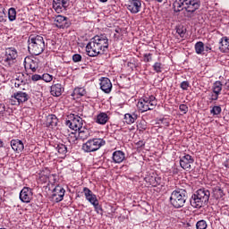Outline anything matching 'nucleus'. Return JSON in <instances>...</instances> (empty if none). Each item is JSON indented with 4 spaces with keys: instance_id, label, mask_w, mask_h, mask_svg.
Listing matches in <instances>:
<instances>
[{
    "instance_id": "1",
    "label": "nucleus",
    "mask_w": 229,
    "mask_h": 229,
    "mask_svg": "<svg viewBox=\"0 0 229 229\" xmlns=\"http://www.w3.org/2000/svg\"><path fill=\"white\" fill-rule=\"evenodd\" d=\"M201 0H175L173 4L174 11L178 13L185 10L187 13H194L199 10Z\"/></svg>"
},
{
    "instance_id": "2",
    "label": "nucleus",
    "mask_w": 229,
    "mask_h": 229,
    "mask_svg": "<svg viewBox=\"0 0 229 229\" xmlns=\"http://www.w3.org/2000/svg\"><path fill=\"white\" fill-rule=\"evenodd\" d=\"M208 199H210V191L201 188L193 193L190 204L193 208H201L208 203Z\"/></svg>"
},
{
    "instance_id": "3",
    "label": "nucleus",
    "mask_w": 229,
    "mask_h": 229,
    "mask_svg": "<svg viewBox=\"0 0 229 229\" xmlns=\"http://www.w3.org/2000/svg\"><path fill=\"white\" fill-rule=\"evenodd\" d=\"M28 44L29 51L32 55H35V56L42 55V53H44V49H46L44 37L40 35H30L28 39Z\"/></svg>"
},
{
    "instance_id": "4",
    "label": "nucleus",
    "mask_w": 229,
    "mask_h": 229,
    "mask_svg": "<svg viewBox=\"0 0 229 229\" xmlns=\"http://www.w3.org/2000/svg\"><path fill=\"white\" fill-rule=\"evenodd\" d=\"M187 198V191L185 189H176L171 193L170 204L174 206V208H182L185 206Z\"/></svg>"
},
{
    "instance_id": "5",
    "label": "nucleus",
    "mask_w": 229,
    "mask_h": 229,
    "mask_svg": "<svg viewBox=\"0 0 229 229\" xmlns=\"http://www.w3.org/2000/svg\"><path fill=\"white\" fill-rule=\"evenodd\" d=\"M157 105V98L155 96H148L141 98L138 102V109L144 114V112H148V110H155Z\"/></svg>"
},
{
    "instance_id": "6",
    "label": "nucleus",
    "mask_w": 229,
    "mask_h": 229,
    "mask_svg": "<svg viewBox=\"0 0 229 229\" xmlns=\"http://www.w3.org/2000/svg\"><path fill=\"white\" fill-rule=\"evenodd\" d=\"M105 144H106L105 140L94 138L89 140L87 143H83L82 149L85 153H94V151H98V149H100Z\"/></svg>"
},
{
    "instance_id": "7",
    "label": "nucleus",
    "mask_w": 229,
    "mask_h": 229,
    "mask_svg": "<svg viewBox=\"0 0 229 229\" xmlns=\"http://www.w3.org/2000/svg\"><path fill=\"white\" fill-rule=\"evenodd\" d=\"M81 116H83V114H70L65 123L66 126H69L74 131H78L83 126V118Z\"/></svg>"
},
{
    "instance_id": "8",
    "label": "nucleus",
    "mask_w": 229,
    "mask_h": 229,
    "mask_svg": "<svg viewBox=\"0 0 229 229\" xmlns=\"http://www.w3.org/2000/svg\"><path fill=\"white\" fill-rule=\"evenodd\" d=\"M19 54L15 47H8L5 49V55L3 59V64L4 67H12L14 64H17V57Z\"/></svg>"
},
{
    "instance_id": "9",
    "label": "nucleus",
    "mask_w": 229,
    "mask_h": 229,
    "mask_svg": "<svg viewBox=\"0 0 229 229\" xmlns=\"http://www.w3.org/2000/svg\"><path fill=\"white\" fill-rule=\"evenodd\" d=\"M86 53L88 56H90L92 58L96 56H99V55H103V52H101L99 47H98L93 38L89 40V42L86 46Z\"/></svg>"
},
{
    "instance_id": "10",
    "label": "nucleus",
    "mask_w": 229,
    "mask_h": 229,
    "mask_svg": "<svg viewBox=\"0 0 229 229\" xmlns=\"http://www.w3.org/2000/svg\"><path fill=\"white\" fill-rule=\"evenodd\" d=\"M95 43H97V46L98 48H100V51L103 55L108 49V46L110 44L108 43V37H106V34H101L97 35L94 38H92Z\"/></svg>"
},
{
    "instance_id": "11",
    "label": "nucleus",
    "mask_w": 229,
    "mask_h": 229,
    "mask_svg": "<svg viewBox=\"0 0 229 229\" xmlns=\"http://www.w3.org/2000/svg\"><path fill=\"white\" fill-rule=\"evenodd\" d=\"M55 24L59 30H65L71 27V21L69 18L59 14L55 18Z\"/></svg>"
},
{
    "instance_id": "12",
    "label": "nucleus",
    "mask_w": 229,
    "mask_h": 229,
    "mask_svg": "<svg viewBox=\"0 0 229 229\" xmlns=\"http://www.w3.org/2000/svg\"><path fill=\"white\" fill-rule=\"evenodd\" d=\"M191 164H194V157H192V156L185 154L180 157V166L182 169H184V171H191Z\"/></svg>"
},
{
    "instance_id": "13",
    "label": "nucleus",
    "mask_w": 229,
    "mask_h": 229,
    "mask_svg": "<svg viewBox=\"0 0 229 229\" xmlns=\"http://www.w3.org/2000/svg\"><path fill=\"white\" fill-rule=\"evenodd\" d=\"M64 196H65V189L60 185L55 186L52 194L53 201L60 203V201H64Z\"/></svg>"
},
{
    "instance_id": "14",
    "label": "nucleus",
    "mask_w": 229,
    "mask_h": 229,
    "mask_svg": "<svg viewBox=\"0 0 229 229\" xmlns=\"http://www.w3.org/2000/svg\"><path fill=\"white\" fill-rule=\"evenodd\" d=\"M20 199L22 203H30L33 199V190L30 187H23L20 192Z\"/></svg>"
},
{
    "instance_id": "15",
    "label": "nucleus",
    "mask_w": 229,
    "mask_h": 229,
    "mask_svg": "<svg viewBox=\"0 0 229 229\" xmlns=\"http://www.w3.org/2000/svg\"><path fill=\"white\" fill-rule=\"evenodd\" d=\"M69 6V0H53V9L56 13L65 12Z\"/></svg>"
},
{
    "instance_id": "16",
    "label": "nucleus",
    "mask_w": 229,
    "mask_h": 229,
    "mask_svg": "<svg viewBox=\"0 0 229 229\" xmlns=\"http://www.w3.org/2000/svg\"><path fill=\"white\" fill-rule=\"evenodd\" d=\"M100 89L105 94H110L112 92V81L106 77L99 79Z\"/></svg>"
},
{
    "instance_id": "17",
    "label": "nucleus",
    "mask_w": 229,
    "mask_h": 229,
    "mask_svg": "<svg viewBox=\"0 0 229 229\" xmlns=\"http://www.w3.org/2000/svg\"><path fill=\"white\" fill-rule=\"evenodd\" d=\"M142 8V2L140 0H129L127 9L131 13H139Z\"/></svg>"
},
{
    "instance_id": "18",
    "label": "nucleus",
    "mask_w": 229,
    "mask_h": 229,
    "mask_svg": "<svg viewBox=\"0 0 229 229\" xmlns=\"http://www.w3.org/2000/svg\"><path fill=\"white\" fill-rule=\"evenodd\" d=\"M126 160V154L123 150H115L112 155L114 164H123Z\"/></svg>"
},
{
    "instance_id": "19",
    "label": "nucleus",
    "mask_w": 229,
    "mask_h": 229,
    "mask_svg": "<svg viewBox=\"0 0 229 229\" xmlns=\"http://www.w3.org/2000/svg\"><path fill=\"white\" fill-rule=\"evenodd\" d=\"M12 99H16L17 103L21 105V103H26L30 99V95L24 91H18L12 96Z\"/></svg>"
},
{
    "instance_id": "20",
    "label": "nucleus",
    "mask_w": 229,
    "mask_h": 229,
    "mask_svg": "<svg viewBox=\"0 0 229 229\" xmlns=\"http://www.w3.org/2000/svg\"><path fill=\"white\" fill-rule=\"evenodd\" d=\"M83 193L87 201H89L91 205L98 201V196H96V194H94V192H92V191H90V189L88 187L83 188Z\"/></svg>"
},
{
    "instance_id": "21",
    "label": "nucleus",
    "mask_w": 229,
    "mask_h": 229,
    "mask_svg": "<svg viewBox=\"0 0 229 229\" xmlns=\"http://www.w3.org/2000/svg\"><path fill=\"white\" fill-rule=\"evenodd\" d=\"M11 147L16 153H21V151H24V142L19 139L12 140Z\"/></svg>"
},
{
    "instance_id": "22",
    "label": "nucleus",
    "mask_w": 229,
    "mask_h": 229,
    "mask_svg": "<svg viewBox=\"0 0 229 229\" xmlns=\"http://www.w3.org/2000/svg\"><path fill=\"white\" fill-rule=\"evenodd\" d=\"M63 92H64V88L60 83L54 84L50 87V93L55 98H60V95L63 94Z\"/></svg>"
},
{
    "instance_id": "23",
    "label": "nucleus",
    "mask_w": 229,
    "mask_h": 229,
    "mask_svg": "<svg viewBox=\"0 0 229 229\" xmlns=\"http://www.w3.org/2000/svg\"><path fill=\"white\" fill-rule=\"evenodd\" d=\"M219 51L221 53H228L229 52V38L228 37H223L219 40Z\"/></svg>"
},
{
    "instance_id": "24",
    "label": "nucleus",
    "mask_w": 229,
    "mask_h": 229,
    "mask_svg": "<svg viewBox=\"0 0 229 229\" xmlns=\"http://www.w3.org/2000/svg\"><path fill=\"white\" fill-rule=\"evenodd\" d=\"M77 131H79L78 139H80L81 140H86V139H89L90 137V131L83 125L82 127L78 129Z\"/></svg>"
},
{
    "instance_id": "25",
    "label": "nucleus",
    "mask_w": 229,
    "mask_h": 229,
    "mask_svg": "<svg viewBox=\"0 0 229 229\" xmlns=\"http://www.w3.org/2000/svg\"><path fill=\"white\" fill-rule=\"evenodd\" d=\"M55 149L58 153L59 158H65L67 157V146L64 143H58L55 145Z\"/></svg>"
},
{
    "instance_id": "26",
    "label": "nucleus",
    "mask_w": 229,
    "mask_h": 229,
    "mask_svg": "<svg viewBox=\"0 0 229 229\" xmlns=\"http://www.w3.org/2000/svg\"><path fill=\"white\" fill-rule=\"evenodd\" d=\"M28 60V62L25 61V65H27L32 72H37V71H38V59L29 58Z\"/></svg>"
},
{
    "instance_id": "27",
    "label": "nucleus",
    "mask_w": 229,
    "mask_h": 229,
    "mask_svg": "<svg viewBox=\"0 0 229 229\" xmlns=\"http://www.w3.org/2000/svg\"><path fill=\"white\" fill-rule=\"evenodd\" d=\"M109 119L110 117H108V114L106 113L102 112L97 115L95 123H97V124H101L103 126L106 124V123H108Z\"/></svg>"
},
{
    "instance_id": "28",
    "label": "nucleus",
    "mask_w": 229,
    "mask_h": 229,
    "mask_svg": "<svg viewBox=\"0 0 229 229\" xmlns=\"http://www.w3.org/2000/svg\"><path fill=\"white\" fill-rule=\"evenodd\" d=\"M46 124L48 128H55L58 124V118L55 114H48Z\"/></svg>"
},
{
    "instance_id": "29",
    "label": "nucleus",
    "mask_w": 229,
    "mask_h": 229,
    "mask_svg": "<svg viewBox=\"0 0 229 229\" xmlns=\"http://www.w3.org/2000/svg\"><path fill=\"white\" fill-rule=\"evenodd\" d=\"M223 196H225V191L223 189H221V187L216 186L213 188L212 198H214V199L219 200L223 198Z\"/></svg>"
},
{
    "instance_id": "30",
    "label": "nucleus",
    "mask_w": 229,
    "mask_h": 229,
    "mask_svg": "<svg viewBox=\"0 0 229 229\" xmlns=\"http://www.w3.org/2000/svg\"><path fill=\"white\" fill-rule=\"evenodd\" d=\"M124 121H125L126 124H133V123H135V121H137V114H125Z\"/></svg>"
},
{
    "instance_id": "31",
    "label": "nucleus",
    "mask_w": 229,
    "mask_h": 229,
    "mask_svg": "<svg viewBox=\"0 0 229 229\" xmlns=\"http://www.w3.org/2000/svg\"><path fill=\"white\" fill-rule=\"evenodd\" d=\"M221 90H223V83L219 81H216L213 84V93L214 94H221Z\"/></svg>"
},
{
    "instance_id": "32",
    "label": "nucleus",
    "mask_w": 229,
    "mask_h": 229,
    "mask_svg": "<svg viewBox=\"0 0 229 229\" xmlns=\"http://www.w3.org/2000/svg\"><path fill=\"white\" fill-rule=\"evenodd\" d=\"M8 19L10 22H13L17 19V10L15 8L11 7L8 10Z\"/></svg>"
},
{
    "instance_id": "33",
    "label": "nucleus",
    "mask_w": 229,
    "mask_h": 229,
    "mask_svg": "<svg viewBox=\"0 0 229 229\" xmlns=\"http://www.w3.org/2000/svg\"><path fill=\"white\" fill-rule=\"evenodd\" d=\"M205 51V44L202 41H199L195 44V52L197 55H201Z\"/></svg>"
},
{
    "instance_id": "34",
    "label": "nucleus",
    "mask_w": 229,
    "mask_h": 229,
    "mask_svg": "<svg viewBox=\"0 0 229 229\" xmlns=\"http://www.w3.org/2000/svg\"><path fill=\"white\" fill-rule=\"evenodd\" d=\"M148 183L152 187H157V185H160V178L151 176V177L148 178Z\"/></svg>"
},
{
    "instance_id": "35",
    "label": "nucleus",
    "mask_w": 229,
    "mask_h": 229,
    "mask_svg": "<svg viewBox=\"0 0 229 229\" xmlns=\"http://www.w3.org/2000/svg\"><path fill=\"white\" fill-rule=\"evenodd\" d=\"M91 205H93L95 212H97V214H103V208L101 207V205H99V200H97Z\"/></svg>"
},
{
    "instance_id": "36",
    "label": "nucleus",
    "mask_w": 229,
    "mask_h": 229,
    "mask_svg": "<svg viewBox=\"0 0 229 229\" xmlns=\"http://www.w3.org/2000/svg\"><path fill=\"white\" fill-rule=\"evenodd\" d=\"M73 94L81 98L82 96H85V94H87V91L83 88H77L73 90Z\"/></svg>"
},
{
    "instance_id": "37",
    "label": "nucleus",
    "mask_w": 229,
    "mask_h": 229,
    "mask_svg": "<svg viewBox=\"0 0 229 229\" xmlns=\"http://www.w3.org/2000/svg\"><path fill=\"white\" fill-rule=\"evenodd\" d=\"M222 112V109H221V106H214L212 107V109L210 110V114L212 115H219V114H221Z\"/></svg>"
},
{
    "instance_id": "38",
    "label": "nucleus",
    "mask_w": 229,
    "mask_h": 229,
    "mask_svg": "<svg viewBox=\"0 0 229 229\" xmlns=\"http://www.w3.org/2000/svg\"><path fill=\"white\" fill-rule=\"evenodd\" d=\"M41 80H43V81H46V83H49L53 81V75L49 73H44L43 75H41Z\"/></svg>"
},
{
    "instance_id": "39",
    "label": "nucleus",
    "mask_w": 229,
    "mask_h": 229,
    "mask_svg": "<svg viewBox=\"0 0 229 229\" xmlns=\"http://www.w3.org/2000/svg\"><path fill=\"white\" fill-rule=\"evenodd\" d=\"M207 226H208L207 221H205V220H199L196 224L197 229H207Z\"/></svg>"
},
{
    "instance_id": "40",
    "label": "nucleus",
    "mask_w": 229,
    "mask_h": 229,
    "mask_svg": "<svg viewBox=\"0 0 229 229\" xmlns=\"http://www.w3.org/2000/svg\"><path fill=\"white\" fill-rule=\"evenodd\" d=\"M176 33L179 35V37H181V38H184L186 30L183 29V27L179 26L176 27Z\"/></svg>"
},
{
    "instance_id": "41",
    "label": "nucleus",
    "mask_w": 229,
    "mask_h": 229,
    "mask_svg": "<svg viewBox=\"0 0 229 229\" xmlns=\"http://www.w3.org/2000/svg\"><path fill=\"white\" fill-rule=\"evenodd\" d=\"M47 46H49L50 51H55L56 49V41L53 39H48Z\"/></svg>"
},
{
    "instance_id": "42",
    "label": "nucleus",
    "mask_w": 229,
    "mask_h": 229,
    "mask_svg": "<svg viewBox=\"0 0 229 229\" xmlns=\"http://www.w3.org/2000/svg\"><path fill=\"white\" fill-rule=\"evenodd\" d=\"M153 69L155 71V72H157V74H160V72H162V63H155L153 65Z\"/></svg>"
},
{
    "instance_id": "43",
    "label": "nucleus",
    "mask_w": 229,
    "mask_h": 229,
    "mask_svg": "<svg viewBox=\"0 0 229 229\" xmlns=\"http://www.w3.org/2000/svg\"><path fill=\"white\" fill-rule=\"evenodd\" d=\"M82 59L83 57L80 54H74L72 55V62H74V64H78V62H81Z\"/></svg>"
},
{
    "instance_id": "44",
    "label": "nucleus",
    "mask_w": 229,
    "mask_h": 229,
    "mask_svg": "<svg viewBox=\"0 0 229 229\" xmlns=\"http://www.w3.org/2000/svg\"><path fill=\"white\" fill-rule=\"evenodd\" d=\"M179 110L182 112V114H187V112H189V106H187L185 104H181L179 106Z\"/></svg>"
},
{
    "instance_id": "45",
    "label": "nucleus",
    "mask_w": 229,
    "mask_h": 229,
    "mask_svg": "<svg viewBox=\"0 0 229 229\" xmlns=\"http://www.w3.org/2000/svg\"><path fill=\"white\" fill-rule=\"evenodd\" d=\"M180 87L182 90H189L191 84L189 83V81H184L181 83Z\"/></svg>"
},
{
    "instance_id": "46",
    "label": "nucleus",
    "mask_w": 229,
    "mask_h": 229,
    "mask_svg": "<svg viewBox=\"0 0 229 229\" xmlns=\"http://www.w3.org/2000/svg\"><path fill=\"white\" fill-rule=\"evenodd\" d=\"M151 56H152L151 53L144 54L143 55L144 62H146L147 64L151 62L153 60V58Z\"/></svg>"
},
{
    "instance_id": "47",
    "label": "nucleus",
    "mask_w": 229,
    "mask_h": 229,
    "mask_svg": "<svg viewBox=\"0 0 229 229\" xmlns=\"http://www.w3.org/2000/svg\"><path fill=\"white\" fill-rule=\"evenodd\" d=\"M68 140H69V142H72V144H74L76 142V140H78V137L76 136V134L72 133L69 135Z\"/></svg>"
},
{
    "instance_id": "48",
    "label": "nucleus",
    "mask_w": 229,
    "mask_h": 229,
    "mask_svg": "<svg viewBox=\"0 0 229 229\" xmlns=\"http://www.w3.org/2000/svg\"><path fill=\"white\" fill-rule=\"evenodd\" d=\"M32 81H39V80H42V75L39 74H33L31 76Z\"/></svg>"
},
{
    "instance_id": "49",
    "label": "nucleus",
    "mask_w": 229,
    "mask_h": 229,
    "mask_svg": "<svg viewBox=\"0 0 229 229\" xmlns=\"http://www.w3.org/2000/svg\"><path fill=\"white\" fill-rule=\"evenodd\" d=\"M6 22V16H4V13L0 11V24Z\"/></svg>"
},
{
    "instance_id": "50",
    "label": "nucleus",
    "mask_w": 229,
    "mask_h": 229,
    "mask_svg": "<svg viewBox=\"0 0 229 229\" xmlns=\"http://www.w3.org/2000/svg\"><path fill=\"white\" fill-rule=\"evenodd\" d=\"M217 99H219V94L217 93L211 94L210 101H217Z\"/></svg>"
},
{
    "instance_id": "51",
    "label": "nucleus",
    "mask_w": 229,
    "mask_h": 229,
    "mask_svg": "<svg viewBox=\"0 0 229 229\" xmlns=\"http://www.w3.org/2000/svg\"><path fill=\"white\" fill-rule=\"evenodd\" d=\"M40 180L44 182V183H47V182L49 181V176L48 175H40Z\"/></svg>"
},
{
    "instance_id": "52",
    "label": "nucleus",
    "mask_w": 229,
    "mask_h": 229,
    "mask_svg": "<svg viewBox=\"0 0 229 229\" xmlns=\"http://www.w3.org/2000/svg\"><path fill=\"white\" fill-rule=\"evenodd\" d=\"M21 83H22V81H20L19 79H15L14 87L16 89H19V87H21Z\"/></svg>"
},
{
    "instance_id": "53",
    "label": "nucleus",
    "mask_w": 229,
    "mask_h": 229,
    "mask_svg": "<svg viewBox=\"0 0 229 229\" xmlns=\"http://www.w3.org/2000/svg\"><path fill=\"white\" fill-rule=\"evenodd\" d=\"M136 146H138V148H144V146H146V142L144 140H140L136 143Z\"/></svg>"
},
{
    "instance_id": "54",
    "label": "nucleus",
    "mask_w": 229,
    "mask_h": 229,
    "mask_svg": "<svg viewBox=\"0 0 229 229\" xmlns=\"http://www.w3.org/2000/svg\"><path fill=\"white\" fill-rule=\"evenodd\" d=\"M225 166L229 169V159L225 163Z\"/></svg>"
},
{
    "instance_id": "55",
    "label": "nucleus",
    "mask_w": 229,
    "mask_h": 229,
    "mask_svg": "<svg viewBox=\"0 0 229 229\" xmlns=\"http://www.w3.org/2000/svg\"><path fill=\"white\" fill-rule=\"evenodd\" d=\"M115 33H121V29L119 28L115 29Z\"/></svg>"
},
{
    "instance_id": "56",
    "label": "nucleus",
    "mask_w": 229,
    "mask_h": 229,
    "mask_svg": "<svg viewBox=\"0 0 229 229\" xmlns=\"http://www.w3.org/2000/svg\"><path fill=\"white\" fill-rule=\"evenodd\" d=\"M17 77H18V78H24V74L19 73V75H18Z\"/></svg>"
},
{
    "instance_id": "57",
    "label": "nucleus",
    "mask_w": 229,
    "mask_h": 229,
    "mask_svg": "<svg viewBox=\"0 0 229 229\" xmlns=\"http://www.w3.org/2000/svg\"><path fill=\"white\" fill-rule=\"evenodd\" d=\"M211 49L210 47H206V51H211Z\"/></svg>"
},
{
    "instance_id": "58",
    "label": "nucleus",
    "mask_w": 229,
    "mask_h": 229,
    "mask_svg": "<svg viewBox=\"0 0 229 229\" xmlns=\"http://www.w3.org/2000/svg\"><path fill=\"white\" fill-rule=\"evenodd\" d=\"M100 3H106L108 0H98Z\"/></svg>"
},
{
    "instance_id": "59",
    "label": "nucleus",
    "mask_w": 229,
    "mask_h": 229,
    "mask_svg": "<svg viewBox=\"0 0 229 229\" xmlns=\"http://www.w3.org/2000/svg\"><path fill=\"white\" fill-rule=\"evenodd\" d=\"M156 1V3H163L164 2V0H155Z\"/></svg>"
},
{
    "instance_id": "60",
    "label": "nucleus",
    "mask_w": 229,
    "mask_h": 229,
    "mask_svg": "<svg viewBox=\"0 0 229 229\" xmlns=\"http://www.w3.org/2000/svg\"><path fill=\"white\" fill-rule=\"evenodd\" d=\"M0 148H3V140H0Z\"/></svg>"
},
{
    "instance_id": "61",
    "label": "nucleus",
    "mask_w": 229,
    "mask_h": 229,
    "mask_svg": "<svg viewBox=\"0 0 229 229\" xmlns=\"http://www.w3.org/2000/svg\"><path fill=\"white\" fill-rule=\"evenodd\" d=\"M165 126H169V123H166Z\"/></svg>"
}]
</instances>
